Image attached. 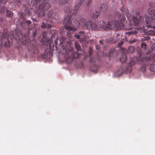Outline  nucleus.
I'll return each mask as SVG.
<instances>
[{"label": "nucleus", "instance_id": "4468645a", "mask_svg": "<svg viewBox=\"0 0 155 155\" xmlns=\"http://www.w3.org/2000/svg\"><path fill=\"white\" fill-rule=\"evenodd\" d=\"M89 55L90 57V61L91 63H94L95 62L96 59L95 58L92 57H91V55L92 53V50L91 48L90 47L89 48Z\"/></svg>", "mask_w": 155, "mask_h": 155}, {"label": "nucleus", "instance_id": "f8f14e48", "mask_svg": "<svg viewBox=\"0 0 155 155\" xmlns=\"http://www.w3.org/2000/svg\"><path fill=\"white\" fill-rule=\"evenodd\" d=\"M123 15H126L128 19L129 20L131 15L129 14L128 10L127 9H125L124 10H121Z\"/></svg>", "mask_w": 155, "mask_h": 155}, {"label": "nucleus", "instance_id": "6ab92c4d", "mask_svg": "<svg viewBox=\"0 0 155 155\" xmlns=\"http://www.w3.org/2000/svg\"><path fill=\"white\" fill-rule=\"evenodd\" d=\"M69 0H60L58 4L60 5H63L68 3Z\"/></svg>", "mask_w": 155, "mask_h": 155}, {"label": "nucleus", "instance_id": "f257e3e1", "mask_svg": "<svg viewBox=\"0 0 155 155\" xmlns=\"http://www.w3.org/2000/svg\"><path fill=\"white\" fill-rule=\"evenodd\" d=\"M126 18L125 17L122 16L121 18L120 21H118L115 20L112 21H108L107 24L104 21H100L98 22H95L94 24H92L91 21H87L86 24L85 20L83 18H81L79 23L80 25H82L84 27L85 26L87 29H94L96 28L98 29L101 28L104 30L107 29H110L115 28L118 30H129L132 28V25L131 24L127 25H124Z\"/></svg>", "mask_w": 155, "mask_h": 155}, {"label": "nucleus", "instance_id": "ea45409f", "mask_svg": "<svg viewBox=\"0 0 155 155\" xmlns=\"http://www.w3.org/2000/svg\"><path fill=\"white\" fill-rule=\"evenodd\" d=\"M75 37L78 39L80 38L81 37L80 35H75Z\"/></svg>", "mask_w": 155, "mask_h": 155}, {"label": "nucleus", "instance_id": "bb28decb", "mask_svg": "<svg viewBox=\"0 0 155 155\" xmlns=\"http://www.w3.org/2000/svg\"><path fill=\"white\" fill-rule=\"evenodd\" d=\"M33 50L35 54H37L38 53V50L36 47L35 46H33Z\"/></svg>", "mask_w": 155, "mask_h": 155}, {"label": "nucleus", "instance_id": "c9c22d12", "mask_svg": "<svg viewBox=\"0 0 155 155\" xmlns=\"http://www.w3.org/2000/svg\"><path fill=\"white\" fill-rule=\"evenodd\" d=\"M136 40L135 39H133L132 40H131L130 41H129V43L130 44H132L134 42H135Z\"/></svg>", "mask_w": 155, "mask_h": 155}, {"label": "nucleus", "instance_id": "7ed1b4c3", "mask_svg": "<svg viewBox=\"0 0 155 155\" xmlns=\"http://www.w3.org/2000/svg\"><path fill=\"white\" fill-rule=\"evenodd\" d=\"M64 10L65 12L70 14L69 15H67L63 23L65 24L64 27L65 26L74 25L76 24L79 23L80 18L76 17V15L73 13L72 14V10L71 11V12L70 13L71 10L70 8H67L65 7Z\"/></svg>", "mask_w": 155, "mask_h": 155}, {"label": "nucleus", "instance_id": "4c0bfd02", "mask_svg": "<svg viewBox=\"0 0 155 155\" xmlns=\"http://www.w3.org/2000/svg\"><path fill=\"white\" fill-rule=\"evenodd\" d=\"M116 15H117L118 16V18H119L121 16V13L120 12H118L116 13Z\"/></svg>", "mask_w": 155, "mask_h": 155}, {"label": "nucleus", "instance_id": "37998d69", "mask_svg": "<svg viewBox=\"0 0 155 155\" xmlns=\"http://www.w3.org/2000/svg\"><path fill=\"white\" fill-rule=\"evenodd\" d=\"M99 43L101 44H103L102 41L101 40L99 41Z\"/></svg>", "mask_w": 155, "mask_h": 155}, {"label": "nucleus", "instance_id": "473e14b6", "mask_svg": "<svg viewBox=\"0 0 155 155\" xmlns=\"http://www.w3.org/2000/svg\"><path fill=\"white\" fill-rule=\"evenodd\" d=\"M7 0H0V2L1 3H2V4L4 5L7 3Z\"/></svg>", "mask_w": 155, "mask_h": 155}, {"label": "nucleus", "instance_id": "49530a36", "mask_svg": "<svg viewBox=\"0 0 155 155\" xmlns=\"http://www.w3.org/2000/svg\"><path fill=\"white\" fill-rule=\"evenodd\" d=\"M91 2H92V1H91V0H89V2H88V3H90Z\"/></svg>", "mask_w": 155, "mask_h": 155}, {"label": "nucleus", "instance_id": "c03bdc74", "mask_svg": "<svg viewBox=\"0 0 155 155\" xmlns=\"http://www.w3.org/2000/svg\"><path fill=\"white\" fill-rule=\"evenodd\" d=\"M84 33V32L83 31H81L80 32V35Z\"/></svg>", "mask_w": 155, "mask_h": 155}, {"label": "nucleus", "instance_id": "72a5a7b5", "mask_svg": "<svg viewBox=\"0 0 155 155\" xmlns=\"http://www.w3.org/2000/svg\"><path fill=\"white\" fill-rule=\"evenodd\" d=\"M49 0H38V2H48Z\"/></svg>", "mask_w": 155, "mask_h": 155}, {"label": "nucleus", "instance_id": "a211bd4d", "mask_svg": "<svg viewBox=\"0 0 155 155\" xmlns=\"http://www.w3.org/2000/svg\"><path fill=\"white\" fill-rule=\"evenodd\" d=\"M7 10V8L5 7L4 6L1 7L0 8V13L2 14L5 13V12H6Z\"/></svg>", "mask_w": 155, "mask_h": 155}, {"label": "nucleus", "instance_id": "58836bf2", "mask_svg": "<svg viewBox=\"0 0 155 155\" xmlns=\"http://www.w3.org/2000/svg\"><path fill=\"white\" fill-rule=\"evenodd\" d=\"M20 16L21 18L22 19H23L24 18V13H21L20 14Z\"/></svg>", "mask_w": 155, "mask_h": 155}, {"label": "nucleus", "instance_id": "79ce46f5", "mask_svg": "<svg viewBox=\"0 0 155 155\" xmlns=\"http://www.w3.org/2000/svg\"><path fill=\"white\" fill-rule=\"evenodd\" d=\"M84 0H80V3H82V2L84 1Z\"/></svg>", "mask_w": 155, "mask_h": 155}, {"label": "nucleus", "instance_id": "a878e982", "mask_svg": "<svg viewBox=\"0 0 155 155\" xmlns=\"http://www.w3.org/2000/svg\"><path fill=\"white\" fill-rule=\"evenodd\" d=\"M118 39L117 37H113L112 41H111V43H115L118 41Z\"/></svg>", "mask_w": 155, "mask_h": 155}, {"label": "nucleus", "instance_id": "b1692460", "mask_svg": "<svg viewBox=\"0 0 155 155\" xmlns=\"http://www.w3.org/2000/svg\"><path fill=\"white\" fill-rule=\"evenodd\" d=\"M14 4L17 5L18 6L21 5V4L20 0H15L13 2Z\"/></svg>", "mask_w": 155, "mask_h": 155}, {"label": "nucleus", "instance_id": "7c9ffc66", "mask_svg": "<svg viewBox=\"0 0 155 155\" xmlns=\"http://www.w3.org/2000/svg\"><path fill=\"white\" fill-rule=\"evenodd\" d=\"M10 45V43L9 41H6L5 43V46L7 47H8Z\"/></svg>", "mask_w": 155, "mask_h": 155}, {"label": "nucleus", "instance_id": "20e7f679", "mask_svg": "<svg viewBox=\"0 0 155 155\" xmlns=\"http://www.w3.org/2000/svg\"><path fill=\"white\" fill-rule=\"evenodd\" d=\"M149 8L148 9L149 13L150 15V18L147 15L145 16V22L147 24V26L148 28H152L155 29V25L152 27L151 23L152 22V20H155V11L153 8L155 6V3L152 2L149 4Z\"/></svg>", "mask_w": 155, "mask_h": 155}, {"label": "nucleus", "instance_id": "5701e85b", "mask_svg": "<svg viewBox=\"0 0 155 155\" xmlns=\"http://www.w3.org/2000/svg\"><path fill=\"white\" fill-rule=\"evenodd\" d=\"M134 51V48L133 46H130L128 49V52L129 53H133Z\"/></svg>", "mask_w": 155, "mask_h": 155}, {"label": "nucleus", "instance_id": "dca6fc26", "mask_svg": "<svg viewBox=\"0 0 155 155\" xmlns=\"http://www.w3.org/2000/svg\"><path fill=\"white\" fill-rule=\"evenodd\" d=\"M137 33V31L136 30H133L126 32L125 33L126 35L128 34L130 35H135Z\"/></svg>", "mask_w": 155, "mask_h": 155}, {"label": "nucleus", "instance_id": "4be33fe9", "mask_svg": "<svg viewBox=\"0 0 155 155\" xmlns=\"http://www.w3.org/2000/svg\"><path fill=\"white\" fill-rule=\"evenodd\" d=\"M127 60V57L125 55H123L120 59V61L122 63L125 62Z\"/></svg>", "mask_w": 155, "mask_h": 155}, {"label": "nucleus", "instance_id": "f3484780", "mask_svg": "<svg viewBox=\"0 0 155 155\" xmlns=\"http://www.w3.org/2000/svg\"><path fill=\"white\" fill-rule=\"evenodd\" d=\"M100 13V12L99 10L98 11L97 9L95 10V12L93 14V17L94 18H97L99 15Z\"/></svg>", "mask_w": 155, "mask_h": 155}, {"label": "nucleus", "instance_id": "393cba45", "mask_svg": "<svg viewBox=\"0 0 155 155\" xmlns=\"http://www.w3.org/2000/svg\"><path fill=\"white\" fill-rule=\"evenodd\" d=\"M31 3L33 6L36 7L38 3V0H32L31 1Z\"/></svg>", "mask_w": 155, "mask_h": 155}, {"label": "nucleus", "instance_id": "c85d7f7f", "mask_svg": "<svg viewBox=\"0 0 155 155\" xmlns=\"http://www.w3.org/2000/svg\"><path fill=\"white\" fill-rule=\"evenodd\" d=\"M75 46L77 50H79L81 49V47L79 44L76 43L75 44Z\"/></svg>", "mask_w": 155, "mask_h": 155}, {"label": "nucleus", "instance_id": "c756f323", "mask_svg": "<svg viewBox=\"0 0 155 155\" xmlns=\"http://www.w3.org/2000/svg\"><path fill=\"white\" fill-rule=\"evenodd\" d=\"M135 62L134 61H132L129 64V66L130 67H132L135 64Z\"/></svg>", "mask_w": 155, "mask_h": 155}, {"label": "nucleus", "instance_id": "2f4dec72", "mask_svg": "<svg viewBox=\"0 0 155 155\" xmlns=\"http://www.w3.org/2000/svg\"><path fill=\"white\" fill-rule=\"evenodd\" d=\"M150 39V37H149L148 36H147L145 37H144L142 39V41H145V40L148 41V40H149Z\"/></svg>", "mask_w": 155, "mask_h": 155}, {"label": "nucleus", "instance_id": "8fccbe9b", "mask_svg": "<svg viewBox=\"0 0 155 155\" xmlns=\"http://www.w3.org/2000/svg\"><path fill=\"white\" fill-rule=\"evenodd\" d=\"M130 68V69H132V68Z\"/></svg>", "mask_w": 155, "mask_h": 155}, {"label": "nucleus", "instance_id": "ddd939ff", "mask_svg": "<svg viewBox=\"0 0 155 155\" xmlns=\"http://www.w3.org/2000/svg\"><path fill=\"white\" fill-rule=\"evenodd\" d=\"M31 23V21L30 20H27L25 21L24 23H22L21 24V26L23 27L24 28H28L29 27V25Z\"/></svg>", "mask_w": 155, "mask_h": 155}, {"label": "nucleus", "instance_id": "39448f33", "mask_svg": "<svg viewBox=\"0 0 155 155\" xmlns=\"http://www.w3.org/2000/svg\"><path fill=\"white\" fill-rule=\"evenodd\" d=\"M39 3L38 17L42 18L48 15L51 10L50 4L47 2H39Z\"/></svg>", "mask_w": 155, "mask_h": 155}, {"label": "nucleus", "instance_id": "412c9836", "mask_svg": "<svg viewBox=\"0 0 155 155\" xmlns=\"http://www.w3.org/2000/svg\"><path fill=\"white\" fill-rule=\"evenodd\" d=\"M149 69L151 72H155V64H151L149 67Z\"/></svg>", "mask_w": 155, "mask_h": 155}, {"label": "nucleus", "instance_id": "9b49d317", "mask_svg": "<svg viewBox=\"0 0 155 155\" xmlns=\"http://www.w3.org/2000/svg\"><path fill=\"white\" fill-rule=\"evenodd\" d=\"M144 32L145 35H147L155 36V31L153 30H151L147 31L145 30Z\"/></svg>", "mask_w": 155, "mask_h": 155}, {"label": "nucleus", "instance_id": "cd10ccee", "mask_svg": "<svg viewBox=\"0 0 155 155\" xmlns=\"http://www.w3.org/2000/svg\"><path fill=\"white\" fill-rule=\"evenodd\" d=\"M146 44L142 42L141 44V47L142 48H143L144 50H146Z\"/></svg>", "mask_w": 155, "mask_h": 155}, {"label": "nucleus", "instance_id": "a19ab883", "mask_svg": "<svg viewBox=\"0 0 155 155\" xmlns=\"http://www.w3.org/2000/svg\"><path fill=\"white\" fill-rule=\"evenodd\" d=\"M95 48L97 50H99L100 48V46L98 45H95Z\"/></svg>", "mask_w": 155, "mask_h": 155}, {"label": "nucleus", "instance_id": "de8ad7c7", "mask_svg": "<svg viewBox=\"0 0 155 155\" xmlns=\"http://www.w3.org/2000/svg\"><path fill=\"white\" fill-rule=\"evenodd\" d=\"M29 14H30V13H29V12H28V15H29Z\"/></svg>", "mask_w": 155, "mask_h": 155}, {"label": "nucleus", "instance_id": "e433bc0d", "mask_svg": "<svg viewBox=\"0 0 155 155\" xmlns=\"http://www.w3.org/2000/svg\"><path fill=\"white\" fill-rule=\"evenodd\" d=\"M85 38H84V37H81L80 40V42L81 43H83L85 41Z\"/></svg>", "mask_w": 155, "mask_h": 155}, {"label": "nucleus", "instance_id": "a18cd8bd", "mask_svg": "<svg viewBox=\"0 0 155 155\" xmlns=\"http://www.w3.org/2000/svg\"><path fill=\"white\" fill-rule=\"evenodd\" d=\"M29 41V38H28L27 39V40H26V42H28Z\"/></svg>", "mask_w": 155, "mask_h": 155}, {"label": "nucleus", "instance_id": "aec40b11", "mask_svg": "<svg viewBox=\"0 0 155 155\" xmlns=\"http://www.w3.org/2000/svg\"><path fill=\"white\" fill-rule=\"evenodd\" d=\"M13 13L9 10L6 11V15L9 18H12L13 16Z\"/></svg>", "mask_w": 155, "mask_h": 155}, {"label": "nucleus", "instance_id": "2eb2a0df", "mask_svg": "<svg viewBox=\"0 0 155 155\" xmlns=\"http://www.w3.org/2000/svg\"><path fill=\"white\" fill-rule=\"evenodd\" d=\"M37 32V30L35 28L32 29H30L29 30V32L30 33H31L32 34V36L34 38L36 35Z\"/></svg>", "mask_w": 155, "mask_h": 155}, {"label": "nucleus", "instance_id": "423d86ee", "mask_svg": "<svg viewBox=\"0 0 155 155\" xmlns=\"http://www.w3.org/2000/svg\"><path fill=\"white\" fill-rule=\"evenodd\" d=\"M134 15L132 16L133 20L134 25L135 26H138V25L141 22L144 21V19L141 16H140V14L139 12H136L135 14L133 13Z\"/></svg>", "mask_w": 155, "mask_h": 155}, {"label": "nucleus", "instance_id": "1a4fd4ad", "mask_svg": "<svg viewBox=\"0 0 155 155\" xmlns=\"http://www.w3.org/2000/svg\"><path fill=\"white\" fill-rule=\"evenodd\" d=\"M4 36L6 38L8 37V35L7 32V30L6 29H4L3 30V35L2 33H0V41H2L3 37Z\"/></svg>", "mask_w": 155, "mask_h": 155}, {"label": "nucleus", "instance_id": "f704fd0d", "mask_svg": "<svg viewBox=\"0 0 155 155\" xmlns=\"http://www.w3.org/2000/svg\"><path fill=\"white\" fill-rule=\"evenodd\" d=\"M124 42L123 41H121L118 44V46L119 47H120L123 44Z\"/></svg>", "mask_w": 155, "mask_h": 155}, {"label": "nucleus", "instance_id": "09e8293b", "mask_svg": "<svg viewBox=\"0 0 155 155\" xmlns=\"http://www.w3.org/2000/svg\"><path fill=\"white\" fill-rule=\"evenodd\" d=\"M54 18L55 19H57V18Z\"/></svg>", "mask_w": 155, "mask_h": 155}, {"label": "nucleus", "instance_id": "f03ea898", "mask_svg": "<svg viewBox=\"0 0 155 155\" xmlns=\"http://www.w3.org/2000/svg\"><path fill=\"white\" fill-rule=\"evenodd\" d=\"M61 52L64 54L65 59L68 63H71L74 59L78 58L79 56L78 52L73 51V48L71 47L68 48L65 46H63Z\"/></svg>", "mask_w": 155, "mask_h": 155}, {"label": "nucleus", "instance_id": "6e6552de", "mask_svg": "<svg viewBox=\"0 0 155 155\" xmlns=\"http://www.w3.org/2000/svg\"><path fill=\"white\" fill-rule=\"evenodd\" d=\"M98 8H99V10L100 12H104L108 9V7L107 4H103L101 5H98Z\"/></svg>", "mask_w": 155, "mask_h": 155}, {"label": "nucleus", "instance_id": "0eeeda50", "mask_svg": "<svg viewBox=\"0 0 155 155\" xmlns=\"http://www.w3.org/2000/svg\"><path fill=\"white\" fill-rule=\"evenodd\" d=\"M64 28L68 31L67 35L69 37H71L74 31L76 30V28L74 27H72L68 26H65Z\"/></svg>", "mask_w": 155, "mask_h": 155}, {"label": "nucleus", "instance_id": "9d476101", "mask_svg": "<svg viewBox=\"0 0 155 155\" xmlns=\"http://www.w3.org/2000/svg\"><path fill=\"white\" fill-rule=\"evenodd\" d=\"M41 27L42 28H47L48 29H50L52 27L51 25L46 24L43 22L41 23Z\"/></svg>", "mask_w": 155, "mask_h": 155}]
</instances>
